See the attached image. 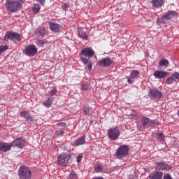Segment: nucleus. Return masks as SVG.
<instances>
[{
    "instance_id": "obj_16",
    "label": "nucleus",
    "mask_w": 179,
    "mask_h": 179,
    "mask_svg": "<svg viewBox=\"0 0 179 179\" xmlns=\"http://www.w3.org/2000/svg\"><path fill=\"white\" fill-rule=\"evenodd\" d=\"M12 148V144L10 143H2L0 142V150L1 152H9L10 149Z\"/></svg>"
},
{
    "instance_id": "obj_42",
    "label": "nucleus",
    "mask_w": 179,
    "mask_h": 179,
    "mask_svg": "<svg viewBox=\"0 0 179 179\" xmlns=\"http://www.w3.org/2000/svg\"><path fill=\"white\" fill-rule=\"evenodd\" d=\"M163 179H172V178L170 174L167 173L165 176H164Z\"/></svg>"
},
{
    "instance_id": "obj_43",
    "label": "nucleus",
    "mask_w": 179,
    "mask_h": 179,
    "mask_svg": "<svg viewBox=\"0 0 179 179\" xmlns=\"http://www.w3.org/2000/svg\"><path fill=\"white\" fill-rule=\"evenodd\" d=\"M129 179H136V176H135V175H129Z\"/></svg>"
},
{
    "instance_id": "obj_44",
    "label": "nucleus",
    "mask_w": 179,
    "mask_h": 179,
    "mask_svg": "<svg viewBox=\"0 0 179 179\" xmlns=\"http://www.w3.org/2000/svg\"><path fill=\"white\" fill-rule=\"evenodd\" d=\"M38 2H40L41 5H44L45 3V0H36Z\"/></svg>"
},
{
    "instance_id": "obj_33",
    "label": "nucleus",
    "mask_w": 179,
    "mask_h": 179,
    "mask_svg": "<svg viewBox=\"0 0 179 179\" xmlns=\"http://www.w3.org/2000/svg\"><path fill=\"white\" fill-rule=\"evenodd\" d=\"M174 77L171 75L167 80L166 83L167 85H171L174 82Z\"/></svg>"
},
{
    "instance_id": "obj_19",
    "label": "nucleus",
    "mask_w": 179,
    "mask_h": 179,
    "mask_svg": "<svg viewBox=\"0 0 179 179\" xmlns=\"http://www.w3.org/2000/svg\"><path fill=\"white\" fill-rule=\"evenodd\" d=\"M164 0H152V6L156 9L162 8L164 5Z\"/></svg>"
},
{
    "instance_id": "obj_6",
    "label": "nucleus",
    "mask_w": 179,
    "mask_h": 179,
    "mask_svg": "<svg viewBox=\"0 0 179 179\" xmlns=\"http://www.w3.org/2000/svg\"><path fill=\"white\" fill-rule=\"evenodd\" d=\"M178 13L174 10L167 11L160 19V23H167L169 20H171L173 17H177Z\"/></svg>"
},
{
    "instance_id": "obj_1",
    "label": "nucleus",
    "mask_w": 179,
    "mask_h": 179,
    "mask_svg": "<svg viewBox=\"0 0 179 179\" xmlns=\"http://www.w3.org/2000/svg\"><path fill=\"white\" fill-rule=\"evenodd\" d=\"M18 176L20 179H31V171L30 168L22 166L18 170Z\"/></svg>"
},
{
    "instance_id": "obj_13",
    "label": "nucleus",
    "mask_w": 179,
    "mask_h": 179,
    "mask_svg": "<svg viewBox=\"0 0 179 179\" xmlns=\"http://www.w3.org/2000/svg\"><path fill=\"white\" fill-rule=\"evenodd\" d=\"M156 170H171V166L169 164H166L164 162H157L156 164Z\"/></svg>"
},
{
    "instance_id": "obj_15",
    "label": "nucleus",
    "mask_w": 179,
    "mask_h": 179,
    "mask_svg": "<svg viewBox=\"0 0 179 179\" xmlns=\"http://www.w3.org/2000/svg\"><path fill=\"white\" fill-rule=\"evenodd\" d=\"M169 75V72L164 71H156L154 72L153 76L157 79H162L166 78Z\"/></svg>"
},
{
    "instance_id": "obj_28",
    "label": "nucleus",
    "mask_w": 179,
    "mask_h": 179,
    "mask_svg": "<svg viewBox=\"0 0 179 179\" xmlns=\"http://www.w3.org/2000/svg\"><path fill=\"white\" fill-rule=\"evenodd\" d=\"M56 136H61L65 134V128H58L55 132Z\"/></svg>"
},
{
    "instance_id": "obj_29",
    "label": "nucleus",
    "mask_w": 179,
    "mask_h": 179,
    "mask_svg": "<svg viewBox=\"0 0 179 179\" xmlns=\"http://www.w3.org/2000/svg\"><path fill=\"white\" fill-rule=\"evenodd\" d=\"M82 87H83V90H90V89H92L90 84L88 82H85L83 85Z\"/></svg>"
},
{
    "instance_id": "obj_2",
    "label": "nucleus",
    "mask_w": 179,
    "mask_h": 179,
    "mask_svg": "<svg viewBox=\"0 0 179 179\" xmlns=\"http://www.w3.org/2000/svg\"><path fill=\"white\" fill-rule=\"evenodd\" d=\"M128 152H129V146L123 145L117 148L115 156L117 159H124L128 156Z\"/></svg>"
},
{
    "instance_id": "obj_38",
    "label": "nucleus",
    "mask_w": 179,
    "mask_h": 179,
    "mask_svg": "<svg viewBox=\"0 0 179 179\" xmlns=\"http://www.w3.org/2000/svg\"><path fill=\"white\" fill-rule=\"evenodd\" d=\"M158 139H163L164 138V134L163 133H159L157 135Z\"/></svg>"
},
{
    "instance_id": "obj_4",
    "label": "nucleus",
    "mask_w": 179,
    "mask_h": 179,
    "mask_svg": "<svg viewBox=\"0 0 179 179\" xmlns=\"http://www.w3.org/2000/svg\"><path fill=\"white\" fill-rule=\"evenodd\" d=\"M71 153L68 154L63 152L60 154L57 157V164L63 166H66V164H68V162L71 160Z\"/></svg>"
},
{
    "instance_id": "obj_27",
    "label": "nucleus",
    "mask_w": 179,
    "mask_h": 179,
    "mask_svg": "<svg viewBox=\"0 0 179 179\" xmlns=\"http://www.w3.org/2000/svg\"><path fill=\"white\" fill-rule=\"evenodd\" d=\"M170 65V62L166 59H162L159 61L158 64V67L162 68V66L169 67Z\"/></svg>"
},
{
    "instance_id": "obj_20",
    "label": "nucleus",
    "mask_w": 179,
    "mask_h": 179,
    "mask_svg": "<svg viewBox=\"0 0 179 179\" xmlns=\"http://www.w3.org/2000/svg\"><path fill=\"white\" fill-rule=\"evenodd\" d=\"M141 124L143 127H145V128H148V127H150V125L153 124V121H152V120L148 117H143L141 120Z\"/></svg>"
},
{
    "instance_id": "obj_9",
    "label": "nucleus",
    "mask_w": 179,
    "mask_h": 179,
    "mask_svg": "<svg viewBox=\"0 0 179 179\" xmlns=\"http://www.w3.org/2000/svg\"><path fill=\"white\" fill-rule=\"evenodd\" d=\"M148 96L150 99H162L163 94L159 90L152 88L150 90Z\"/></svg>"
},
{
    "instance_id": "obj_26",
    "label": "nucleus",
    "mask_w": 179,
    "mask_h": 179,
    "mask_svg": "<svg viewBox=\"0 0 179 179\" xmlns=\"http://www.w3.org/2000/svg\"><path fill=\"white\" fill-rule=\"evenodd\" d=\"M78 36L83 40H87L89 37L86 31H83L82 28H78Z\"/></svg>"
},
{
    "instance_id": "obj_8",
    "label": "nucleus",
    "mask_w": 179,
    "mask_h": 179,
    "mask_svg": "<svg viewBox=\"0 0 179 179\" xmlns=\"http://www.w3.org/2000/svg\"><path fill=\"white\" fill-rule=\"evenodd\" d=\"M37 54V47L34 44L29 45L25 48V55L28 57H34Z\"/></svg>"
},
{
    "instance_id": "obj_41",
    "label": "nucleus",
    "mask_w": 179,
    "mask_h": 179,
    "mask_svg": "<svg viewBox=\"0 0 179 179\" xmlns=\"http://www.w3.org/2000/svg\"><path fill=\"white\" fill-rule=\"evenodd\" d=\"M69 7V6L68 5V3H64L62 5V8L64 9V10H66Z\"/></svg>"
},
{
    "instance_id": "obj_37",
    "label": "nucleus",
    "mask_w": 179,
    "mask_h": 179,
    "mask_svg": "<svg viewBox=\"0 0 179 179\" xmlns=\"http://www.w3.org/2000/svg\"><path fill=\"white\" fill-rule=\"evenodd\" d=\"M38 44L40 45H44V44H47V41L43 40V41H38Z\"/></svg>"
},
{
    "instance_id": "obj_3",
    "label": "nucleus",
    "mask_w": 179,
    "mask_h": 179,
    "mask_svg": "<svg viewBox=\"0 0 179 179\" xmlns=\"http://www.w3.org/2000/svg\"><path fill=\"white\" fill-rule=\"evenodd\" d=\"M6 6L10 12H17L22 7V4L19 1L6 0Z\"/></svg>"
},
{
    "instance_id": "obj_7",
    "label": "nucleus",
    "mask_w": 179,
    "mask_h": 179,
    "mask_svg": "<svg viewBox=\"0 0 179 179\" xmlns=\"http://www.w3.org/2000/svg\"><path fill=\"white\" fill-rule=\"evenodd\" d=\"M120 135H121V133L117 127H112L108 131V136L110 141H117Z\"/></svg>"
},
{
    "instance_id": "obj_31",
    "label": "nucleus",
    "mask_w": 179,
    "mask_h": 179,
    "mask_svg": "<svg viewBox=\"0 0 179 179\" xmlns=\"http://www.w3.org/2000/svg\"><path fill=\"white\" fill-rule=\"evenodd\" d=\"M40 5L38 4H36L34 6L32 10L34 12V13H38V12H40Z\"/></svg>"
},
{
    "instance_id": "obj_46",
    "label": "nucleus",
    "mask_w": 179,
    "mask_h": 179,
    "mask_svg": "<svg viewBox=\"0 0 179 179\" xmlns=\"http://www.w3.org/2000/svg\"><path fill=\"white\" fill-rule=\"evenodd\" d=\"M19 1H23V0H19Z\"/></svg>"
},
{
    "instance_id": "obj_36",
    "label": "nucleus",
    "mask_w": 179,
    "mask_h": 179,
    "mask_svg": "<svg viewBox=\"0 0 179 179\" xmlns=\"http://www.w3.org/2000/svg\"><path fill=\"white\" fill-rule=\"evenodd\" d=\"M173 77L174 79H178L179 80V73L178 72H175L172 74Z\"/></svg>"
},
{
    "instance_id": "obj_14",
    "label": "nucleus",
    "mask_w": 179,
    "mask_h": 179,
    "mask_svg": "<svg viewBox=\"0 0 179 179\" xmlns=\"http://www.w3.org/2000/svg\"><path fill=\"white\" fill-rule=\"evenodd\" d=\"M139 75V71L137 70H133L131 71L130 76L127 77V82L130 85L134 83V80L135 78H136Z\"/></svg>"
},
{
    "instance_id": "obj_30",
    "label": "nucleus",
    "mask_w": 179,
    "mask_h": 179,
    "mask_svg": "<svg viewBox=\"0 0 179 179\" xmlns=\"http://www.w3.org/2000/svg\"><path fill=\"white\" fill-rule=\"evenodd\" d=\"M83 111L85 115H89V113H90V107L87 106H84Z\"/></svg>"
},
{
    "instance_id": "obj_17",
    "label": "nucleus",
    "mask_w": 179,
    "mask_h": 179,
    "mask_svg": "<svg viewBox=\"0 0 179 179\" xmlns=\"http://www.w3.org/2000/svg\"><path fill=\"white\" fill-rule=\"evenodd\" d=\"M20 115L22 118H24L27 121H30L31 122L34 120L33 116H30V113L27 111H21Z\"/></svg>"
},
{
    "instance_id": "obj_25",
    "label": "nucleus",
    "mask_w": 179,
    "mask_h": 179,
    "mask_svg": "<svg viewBox=\"0 0 179 179\" xmlns=\"http://www.w3.org/2000/svg\"><path fill=\"white\" fill-rule=\"evenodd\" d=\"M52 103H54V99L52 97H48L43 103V105L46 108H50L52 106Z\"/></svg>"
},
{
    "instance_id": "obj_24",
    "label": "nucleus",
    "mask_w": 179,
    "mask_h": 179,
    "mask_svg": "<svg viewBox=\"0 0 179 179\" xmlns=\"http://www.w3.org/2000/svg\"><path fill=\"white\" fill-rule=\"evenodd\" d=\"M86 141V136H83L82 137L79 138L78 139H76L73 141L74 146H80V145L85 144V142Z\"/></svg>"
},
{
    "instance_id": "obj_39",
    "label": "nucleus",
    "mask_w": 179,
    "mask_h": 179,
    "mask_svg": "<svg viewBox=\"0 0 179 179\" xmlns=\"http://www.w3.org/2000/svg\"><path fill=\"white\" fill-rule=\"evenodd\" d=\"M95 170H96V171H101V170H103V167H101V165H97L95 167Z\"/></svg>"
},
{
    "instance_id": "obj_18",
    "label": "nucleus",
    "mask_w": 179,
    "mask_h": 179,
    "mask_svg": "<svg viewBox=\"0 0 179 179\" xmlns=\"http://www.w3.org/2000/svg\"><path fill=\"white\" fill-rule=\"evenodd\" d=\"M149 179H162L163 178V172L162 171H156L153 172L148 176Z\"/></svg>"
},
{
    "instance_id": "obj_34",
    "label": "nucleus",
    "mask_w": 179,
    "mask_h": 179,
    "mask_svg": "<svg viewBox=\"0 0 179 179\" xmlns=\"http://www.w3.org/2000/svg\"><path fill=\"white\" fill-rule=\"evenodd\" d=\"M57 88L53 87L52 89L50 92V96H54L55 94H57Z\"/></svg>"
},
{
    "instance_id": "obj_22",
    "label": "nucleus",
    "mask_w": 179,
    "mask_h": 179,
    "mask_svg": "<svg viewBox=\"0 0 179 179\" xmlns=\"http://www.w3.org/2000/svg\"><path fill=\"white\" fill-rule=\"evenodd\" d=\"M45 36V29L43 27H39L36 29V36L38 37V38H43Z\"/></svg>"
},
{
    "instance_id": "obj_45",
    "label": "nucleus",
    "mask_w": 179,
    "mask_h": 179,
    "mask_svg": "<svg viewBox=\"0 0 179 179\" xmlns=\"http://www.w3.org/2000/svg\"><path fill=\"white\" fill-rule=\"evenodd\" d=\"M178 117H179V110L178 111Z\"/></svg>"
},
{
    "instance_id": "obj_32",
    "label": "nucleus",
    "mask_w": 179,
    "mask_h": 179,
    "mask_svg": "<svg viewBox=\"0 0 179 179\" xmlns=\"http://www.w3.org/2000/svg\"><path fill=\"white\" fill-rule=\"evenodd\" d=\"M69 179H77L78 178V174L75 173V171H71V173L69 175Z\"/></svg>"
},
{
    "instance_id": "obj_35",
    "label": "nucleus",
    "mask_w": 179,
    "mask_h": 179,
    "mask_svg": "<svg viewBox=\"0 0 179 179\" xmlns=\"http://www.w3.org/2000/svg\"><path fill=\"white\" fill-rule=\"evenodd\" d=\"M57 127H59L60 128H65L66 127V123L65 122L57 123Z\"/></svg>"
},
{
    "instance_id": "obj_21",
    "label": "nucleus",
    "mask_w": 179,
    "mask_h": 179,
    "mask_svg": "<svg viewBox=\"0 0 179 179\" xmlns=\"http://www.w3.org/2000/svg\"><path fill=\"white\" fill-rule=\"evenodd\" d=\"M80 59L85 65H87V69H89V71H92V69L93 68V62L89 61L87 59H86L83 57H81Z\"/></svg>"
},
{
    "instance_id": "obj_12",
    "label": "nucleus",
    "mask_w": 179,
    "mask_h": 179,
    "mask_svg": "<svg viewBox=\"0 0 179 179\" xmlns=\"http://www.w3.org/2000/svg\"><path fill=\"white\" fill-rule=\"evenodd\" d=\"M81 55L92 58L94 55V51L91 48H85L81 50Z\"/></svg>"
},
{
    "instance_id": "obj_5",
    "label": "nucleus",
    "mask_w": 179,
    "mask_h": 179,
    "mask_svg": "<svg viewBox=\"0 0 179 179\" xmlns=\"http://www.w3.org/2000/svg\"><path fill=\"white\" fill-rule=\"evenodd\" d=\"M3 40L4 41H8V40H11V41H20L22 36L17 32L8 31L3 37Z\"/></svg>"
},
{
    "instance_id": "obj_11",
    "label": "nucleus",
    "mask_w": 179,
    "mask_h": 179,
    "mask_svg": "<svg viewBox=\"0 0 179 179\" xmlns=\"http://www.w3.org/2000/svg\"><path fill=\"white\" fill-rule=\"evenodd\" d=\"M97 64L99 66H102L103 68H107L108 66H110V65L113 64V59L108 57L102 58L99 60Z\"/></svg>"
},
{
    "instance_id": "obj_10",
    "label": "nucleus",
    "mask_w": 179,
    "mask_h": 179,
    "mask_svg": "<svg viewBox=\"0 0 179 179\" xmlns=\"http://www.w3.org/2000/svg\"><path fill=\"white\" fill-rule=\"evenodd\" d=\"M24 143H26V141H24V139L22 137L17 138L10 143L11 148L12 146H16L19 148V149H23L24 148Z\"/></svg>"
},
{
    "instance_id": "obj_23",
    "label": "nucleus",
    "mask_w": 179,
    "mask_h": 179,
    "mask_svg": "<svg viewBox=\"0 0 179 179\" xmlns=\"http://www.w3.org/2000/svg\"><path fill=\"white\" fill-rule=\"evenodd\" d=\"M49 27L52 31H54L55 33H58V31H59V29L61 27L59 24L54 22H49Z\"/></svg>"
},
{
    "instance_id": "obj_40",
    "label": "nucleus",
    "mask_w": 179,
    "mask_h": 179,
    "mask_svg": "<svg viewBox=\"0 0 179 179\" xmlns=\"http://www.w3.org/2000/svg\"><path fill=\"white\" fill-rule=\"evenodd\" d=\"M82 159H83V157H82V155H78L77 157V163H80V162H82Z\"/></svg>"
}]
</instances>
